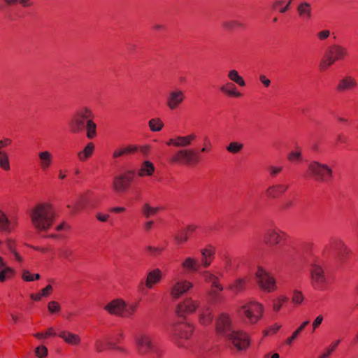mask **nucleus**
<instances>
[{
	"label": "nucleus",
	"mask_w": 358,
	"mask_h": 358,
	"mask_svg": "<svg viewBox=\"0 0 358 358\" xmlns=\"http://www.w3.org/2000/svg\"><path fill=\"white\" fill-rule=\"evenodd\" d=\"M334 247L338 260L341 263L344 262L347 256L350 254V250L341 241L334 243Z\"/></svg>",
	"instance_id": "obj_23"
},
{
	"label": "nucleus",
	"mask_w": 358,
	"mask_h": 358,
	"mask_svg": "<svg viewBox=\"0 0 358 358\" xmlns=\"http://www.w3.org/2000/svg\"><path fill=\"white\" fill-rule=\"evenodd\" d=\"M297 12L301 18L310 20L313 15L311 4L308 1H302L297 7Z\"/></svg>",
	"instance_id": "obj_25"
},
{
	"label": "nucleus",
	"mask_w": 358,
	"mask_h": 358,
	"mask_svg": "<svg viewBox=\"0 0 358 358\" xmlns=\"http://www.w3.org/2000/svg\"><path fill=\"white\" fill-rule=\"evenodd\" d=\"M155 171V166L150 161H145L140 166L138 175L140 177L150 176Z\"/></svg>",
	"instance_id": "obj_30"
},
{
	"label": "nucleus",
	"mask_w": 358,
	"mask_h": 358,
	"mask_svg": "<svg viewBox=\"0 0 358 358\" xmlns=\"http://www.w3.org/2000/svg\"><path fill=\"white\" fill-rule=\"evenodd\" d=\"M255 275L257 283L262 289L267 292H272L276 289L275 279L262 267H258Z\"/></svg>",
	"instance_id": "obj_9"
},
{
	"label": "nucleus",
	"mask_w": 358,
	"mask_h": 358,
	"mask_svg": "<svg viewBox=\"0 0 358 358\" xmlns=\"http://www.w3.org/2000/svg\"><path fill=\"white\" fill-rule=\"evenodd\" d=\"M35 354L39 358H45L48 355V349L44 345H40L36 348Z\"/></svg>",
	"instance_id": "obj_49"
},
{
	"label": "nucleus",
	"mask_w": 358,
	"mask_h": 358,
	"mask_svg": "<svg viewBox=\"0 0 358 358\" xmlns=\"http://www.w3.org/2000/svg\"><path fill=\"white\" fill-rule=\"evenodd\" d=\"M148 125L152 131H159L164 127V124L159 118L151 119L148 122Z\"/></svg>",
	"instance_id": "obj_40"
},
{
	"label": "nucleus",
	"mask_w": 358,
	"mask_h": 358,
	"mask_svg": "<svg viewBox=\"0 0 358 358\" xmlns=\"http://www.w3.org/2000/svg\"><path fill=\"white\" fill-rule=\"evenodd\" d=\"M245 285V280L244 279L239 278L236 280L229 285V289L237 294L243 290Z\"/></svg>",
	"instance_id": "obj_36"
},
{
	"label": "nucleus",
	"mask_w": 358,
	"mask_h": 358,
	"mask_svg": "<svg viewBox=\"0 0 358 358\" xmlns=\"http://www.w3.org/2000/svg\"><path fill=\"white\" fill-rule=\"evenodd\" d=\"M175 240L178 244H182L187 242L188 240L187 232L182 233L181 230L176 235Z\"/></svg>",
	"instance_id": "obj_48"
},
{
	"label": "nucleus",
	"mask_w": 358,
	"mask_h": 358,
	"mask_svg": "<svg viewBox=\"0 0 358 358\" xmlns=\"http://www.w3.org/2000/svg\"><path fill=\"white\" fill-rule=\"evenodd\" d=\"M228 78L237 85L241 87H244L245 85V82L243 80V78L239 75L238 72L235 70L232 69L230 70L228 73Z\"/></svg>",
	"instance_id": "obj_35"
},
{
	"label": "nucleus",
	"mask_w": 358,
	"mask_h": 358,
	"mask_svg": "<svg viewBox=\"0 0 358 358\" xmlns=\"http://www.w3.org/2000/svg\"><path fill=\"white\" fill-rule=\"evenodd\" d=\"M348 54L347 48L338 44L331 45L329 50V55L333 56L335 61L343 59Z\"/></svg>",
	"instance_id": "obj_24"
},
{
	"label": "nucleus",
	"mask_w": 358,
	"mask_h": 358,
	"mask_svg": "<svg viewBox=\"0 0 358 358\" xmlns=\"http://www.w3.org/2000/svg\"><path fill=\"white\" fill-rule=\"evenodd\" d=\"M268 170L270 172V175L271 176H275L282 170V168L281 166L277 167V166H271L268 168Z\"/></svg>",
	"instance_id": "obj_56"
},
{
	"label": "nucleus",
	"mask_w": 358,
	"mask_h": 358,
	"mask_svg": "<svg viewBox=\"0 0 358 358\" xmlns=\"http://www.w3.org/2000/svg\"><path fill=\"white\" fill-rule=\"evenodd\" d=\"M224 339L229 348L237 351L245 350L250 345L249 336L241 330H232Z\"/></svg>",
	"instance_id": "obj_7"
},
{
	"label": "nucleus",
	"mask_w": 358,
	"mask_h": 358,
	"mask_svg": "<svg viewBox=\"0 0 358 358\" xmlns=\"http://www.w3.org/2000/svg\"><path fill=\"white\" fill-rule=\"evenodd\" d=\"M33 227L38 231H47L52 225L55 211L48 203H40L34 206L30 212Z\"/></svg>",
	"instance_id": "obj_2"
},
{
	"label": "nucleus",
	"mask_w": 358,
	"mask_h": 358,
	"mask_svg": "<svg viewBox=\"0 0 358 358\" xmlns=\"http://www.w3.org/2000/svg\"><path fill=\"white\" fill-rule=\"evenodd\" d=\"M134 172L129 171L125 174H121L114 178L113 188L117 192H124L133 180Z\"/></svg>",
	"instance_id": "obj_13"
},
{
	"label": "nucleus",
	"mask_w": 358,
	"mask_h": 358,
	"mask_svg": "<svg viewBox=\"0 0 358 358\" xmlns=\"http://www.w3.org/2000/svg\"><path fill=\"white\" fill-rule=\"evenodd\" d=\"M281 231L277 228H269L268 229L264 235L265 242L270 245H275L280 241Z\"/></svg>",
	"instance_id": "obj_18"
},
{
	"label": "nucleus",
	"mask_w": 358,
	"mask_h": 358,
	"mask_svg": "<svg viewBox=\"0 0 358 358\" xmlns=\"http://www.w3.org/2000/svg\"><path fill=\"white\" fill-rule=\"evenodd\" d=\"M212 260H213V258H210L208 257H202L201 263L199 264L200 267L203 266L204 268H208L211 264Z\"/></svg>",
	"instance_id": "obj_55"
},
{
	"label": "nucleus",
	"mask_w": 358,
	"mask_h": 358,
	"mask_svg": "<svg viewBox=\"0 0 358 358\" xmlns=\"http://www.w3.org/2000/svg\"><path fill=\"white\" fill-rule=\"evenodd\" d=\"M222 27L228 30V31H233L236 29L240 28L243 29L245 28V24L241 22L239 20H225L222 22Z\"/></svg>",
	"instance_id": "obj_33"
},
{
	"label": "nucleus",
	"mask_w": 358,
	"mask_h": 358,
	"mask_svg": "<svg viewBox=\"0 0 358 358\" xmlns=\"http://www.w3.org/2000/svg\"><path fill=\"white\" fill-rule=\"evenodd\" d=\"M182 267L187 271L198 272L200 269V264L196 259L187 257L182 263Z\"/></svg>",
	"instance_id": "obj_29"
},
{
	"label": "nucleus",
	"mask_w": 358,
	"mask_h": 358,
	"mask_svg": "<svg viewBox=\"0 0 358 358\" xmlns=\"http://www.w3.org/2000/svg\"><path fill=\"white\" fill-rule=\"evenodd\" d=\"M198 308L199 320L203 325H207L213 321L212 312L210 308L203 305L199 306V303L192 300L190 298L186 299L182 303L178 305L177 312L178 315H183L184 314H189L194 313Z\"/></svg>",
	"instance_id": "obj_3"
},
{
	"label": "nucleus",
	"mask_w": 358,
	"mask_h": 358,
	"mask_svg": "<svg viewBox=\"0 0 358 358\" xmlns=\"http://www.w3.org/2000/svg\"><path fill=\"white\" fill-rule=\"evenodd\" d=\"M124 148L127 155L134 153L138 150V148L136 145H128L127 147Z\"/></svg>",
	"instance_id": "obj_64"
},
{
	"label": "nucleus",
	"mask_w": 358,
	"mask_h": 358,
	"mask_svg": "<svg viewBox=\"0 0 358 358\" xmlns=\"http://www.w3.org/2000/svg\"><path fill=\"white\" fill-rule=\"evenodd\" d=\"M311 284L314 289L320 291L325 289L327 278L322 265L314 264L310 269Z\"/></svg>",
	"instance_id": "obj_10"
},
{
	"label": "nucleus",
	"mask_w": 358,
	"mask_h": 358,
	"mask_svg": "<svg viewBox=\"0 0 358 358\" xmlns=\"http://www.w3.org/2000/svg\"><path fill=\"white\" fill-rule=\"evenodd\" d=\"M58 336L63 341L71 345H78L81 342L79 335L71 333L68 331H61L58 333Z\"/></svg>",
	"instance_id": "obj_22"
},
{
	"label": "nucleus",
	"mask_w": 358,
	"mask_h": 358,
	"mask_svg": "<svg viewBox=\"0 0 358 358\" xmlns=\"http://www.w3.org/2000/svg\"><path fill=\"white\" fill-rule=\"evenodd\" d=\"M94 145L92 143H87L85 148L78 153V159L82 162L86 161L88 158H90L92 156L94 152Z\"/></svg>",
	"instance_id": "obj_31"
},
{
	"label": "nucleus",
	"mask_w": 358,
	"mask_h": 358,
	"mask_svg": "<svg viewBox=\"0 0 358 358\" xmlns=\"http://www.w3.org/2000/svg\"><path fill=\"white\" fill-rule=\"evenodd\" d=\"M215 329L217 333L224 338L234 330L229 315L221 313L216 320Z\"/></svg>",
	"instance_id": "obj_11"
},
{
	"label": "nucleus",
	"mask_w": 358,
	"mask_h": 358,
	"mask_svg": "<svg viewBox=\"0 0 358 358\" xmlns=\"http://www.w3.org/2000/svg\"><path fill=\"white\" fill-rule=\"evenodd\" d=\"M22 278L24 280L30 282V281H33L34 280L40 279L41 276L38 273L31 275L29 271L24 270V271H23Z\"/></svg>",
	"instance_id": "obj_44"
},
{
	"label": "nucleus",
	"mask_w": 358,
	"mask_h": 358,
	"mask_svg": "<svg viewBox=\"0 0 358 358\" xmlns=\"http://www.w3.org/2000/svg\"><path fill=\"white\" fill-rule=\"evenodd\" d=\"M335 60L333 58V56H330L329 54L327 55L326 59L322 60L320 67L322 70H325L329 68L330 66L333 65L335 63Z\"/></svg>",
	"instance_id": "obj_43"
},
{
	"label": "nucleus",
	"mask_w": 358,
	"mask_h": 358,
	"mask_svg": "<svg viewBox=\"0 0 358 358\" xmlns=\"http://www.w3.org/2000/svg\"><path fill=\"white\" fill-rule=\"evenodd\" d=\"M159 208L158 207H152L148 203H145L142 207V213L145 217L148 218L151 215H155Z\"/></svg>",
	"instance_id": "obj_39"
},
{
	"label": "nucleus",
	"mask_w": 358,
	"mask_h": 358,
	"mask_svg": "<svg viewBox=\"0 0 358 358\" xmlns=\"http://www.w3.org/2000/svg\"><path fill=\"white\" fill-rule=\"evenodd\" d=\"M341 341L340 340H336L335 341H334L327 348V350L330 352L331 354L336 350V348L338 347V345H339Z\"/></svg>",
	"instance_id": "obj_60"
},
{
	"label": "nucleus",
	"mask_w": 358,
	"mask_h": 358,
	"mask_svg": "<svg viewBox=\"0 0 358 358\" xmlns=\"http://www.w3.org/2000/svg\"><path fill=\"white\" fill-rule=\"evenodd\" d=\"M0 167L4 171H9L10 169L8 154L0 150Z\"/></svg>",
	"instance_id": "obj_38"
},
{
	"label": "nucleus",
	"mask_w": 358,
	"mask_h": 358,
	"mask_svg": "<svg viewBox=\"0 0 358 358\" xmlns=\"http://www.w3.org/2000/svg\"><path fill=\"white\" fill-rule=\"evenodd\" d=\"M14 273L15 271L8 266L3 258L0 257V282L6 281V278H11Z\"/></svg>",
	"instance_id": "obj_26"
},
{
	"label": "nucleus",
	"mask_w": 358,
	"mask_h": 358,
	"mask_svg": "<svg viewBox=\"0 0 358 358\" xmlns=\"http://www.w3.org/2000/svg\"><path fill=\"white\" fill-rule=\"evenodd\" d=\"M17 219L13 216L8 217L4 212L0 210V231L10 233L17 225Z\"/></svg>",
	"instance_id": "obj_15"
},
{
	"label": "nucleus",
	"mask_w": 358,
	"mask_h": 358,
	"mask_svg": "<svg viewBox=\"0 0 358 358\" xmlns=\"http://www.w3.org/2000/svg\"><path fill=\"white\" fill-rule=\"evenodd\" d=\"M200 275L207 283H210L219 279L218 275L211 271H202L200 272Z\"/></svg>",
	"instance_id": "obj_37"
},
{
	"label": "nucleus",
	"mask_w": 358,
	"mask_h": 358,
	"mask_svg": "<svg viewBox=\"0 0 358 358\" xmlns=\"http://www.w3.org/2000/svg\"><path fill=\"white\" fill-rule=\"evenodd\" d=\"M264 310L262 303L251 301L240 307L239 313L245 316L249 323L255 324L262 317Z\"/></svg>",
	"instance_id": "obj_5"
},
{
	"label": "nucleus",
	"mask_w": 358,
	"mask_h": 358,
	"mask_svg": "<svg viewBox=\"0 0 358 358\" xmlns=\"http://www.w3.org/2000/svg\"><path fill=\"white\" fill-rule=\"evenodd\" d=\"M287 159L292 162H298L302 160L301 150L299 148H296V150L291 151L287 155Z\"/></svg>",
	"instance_id": "obj_41"
},
{
	"label": "nucleus",
	"mask_w": 358,
	"mask_h": 358,
	"mask_svg": "<svg viewBox=\"0 0 358 358\" xmlns=\"http://www.w3.org/2000/svg\"><path fill=\"white\" fill-rule=\"evenodd\" d=\"M4 2L8 5H13L19 3L24 7H27L31 5L30 0H3Z\"/></svg>",
	"instance_id": "obj_51"
},
{
	"label": "nucleus",
	"mask_w": 358,
	"mask_h": 358,
	"mask_svg": "<svg viewBox=\"0 0 358 358\" xmlns=\"http://www.w3.org/2000/svg\"><path fill=\"white\" fill-rule=\"evenodd\" d=\"M6 246H7L8 249L9 250V251L11 253L14 252L16 250L15 248V243L13 240L8 239L6 241Z\"/></svg>",
	"instance_id": "obj_63"
},
{
	"label": "nucleus",
	"mask_w": 358,
	"mask_h": 358,
	"mask_svg": "<svg viewBox=\"0 0 358 358\" xmlns=\"http://www.w3.org/2000/svg\"><path fill=\"white\" fill-rule=\"evenodd\" d=\"M212 289H217L218 291L223 290V286L220 283L219 279L216 281L210 282Z\"/></svg>",
	"instance_id": "obj_59"
},
{
	"label": "nucleus",
	"mask_w": 358,
	"mask_h": 358,
	"mask_svg": "<svg viewBox=\"0 0 358 358\" xmlns=\"http://www.w3.org/2000/svg\"><path fill=\"white\" fill-rule=\"evenodd\" d=\"M200 252H201L202 257H208L213 258V259L214 257L215 251H214V249L211 246H209L208 248H206L201 249Z\"/></svg>",
	"instance_id": "obj_52"
},
{
	"label": "nucleus",
	"mask_w": 358,
	"mask_h": 358,
	"mask_svg": "<svg viewBox=\"0 0 358 358\" xmlns=\"http://www.w3.org/2000/svg\"><path fill=\"white\" fill-rule=\"evenodd\" d=\"M136 308H137L136 304H131V305L127 306L125 303V308L124 310L122 317H127L131 316L136 311Z\"/></svg>",
	"instance_id": "obj_45"
},
{
	"label": "nucleus",
	"mask_w": 358,
	"mask_h": 358,
	"mask_svg": "<svg viewBox=\"0 0 358 358\" xmlns=\"http://www.w3.org/2000/svg\"><path fill=\"white\" fill-rule=\"evenodd\" d=\"M308 170L310 176L317 182H326L333 177V169L327 164L317 161H312L308 164Z\"/></svg>",
	"instance_id": "obj_6"
},
{
	"label": "nucleus",
	"mask_w": 358,
	"mask_h": 358,
	"mask_svg": "<svg viewBox=\"0 0 358 358\" xmlns=\"http://www.w3.org/2000/svg\"><path fill=\"white\" fill-rule=\"evenodd\" d=\"M179 155H182V157H183V164L187 165L196 164L199 162L198 153L193 150H179Z\"/></svg>",
	"instance_id": "obj_20"
},
{
	"label": "nucleus",
	"mask_w": 358,
	"mask_h": 358,
	"mask_svg": "<svg viewBox=\"0 0 358 358\" xmlns=\"http://www.w3.org/2000/svg\"><path fill=\"white\" fill-rule=\"evenodd\" d=\"M243 144L238 142H231L226 148L227 150L232 154H236L242 150Z\"/></svg>",
	"instance_id": "obj_42"
},
{
	"label": "nucleus",
	"mask_w": 358,
	"mask_h": 358,
	"mask_svg": "<svg viewBox=\"0 0 358 358\" xmlns=\"http://www.w3.org/2000/svg\"><path fill=\"white\" fill-rule=\"evenodd\" d=\"M322 321H323L322 315H318L313 322V329H317L322 324Z\"/></svg>",
	"instance_id": "obj_62"
},
{
	"label": "nucleus",
	"mask_w": 358,
	"mask_h": 358,
	"mask_svg": "<svg viewBox=\"0 0 358 358\" xmlns=\"http://www.w3.org/2000/svg\"><path fill=\"white\" fill-rule=\"evenodd\" d=\"M183 157H182V155H179V150L175 154V155L173 156V157L171 159V162L174 163H183Z\"/></svg>",
	"instance_id": "obj_58"
},
{
	"label": "nucleus",
	"mask_w": 358,
	"mask_h": 358,
	"mask_svg": "<svg viewBox=\"0 0 358 358\" xmlns=\"http://www.w3.org/2000/svg\"><path fill=\"white\" fill-rule=\"evenodd\" d=\"M163 278L162 271L159 268H155L150 271L147 275L145 287L152 289L153 286L159 283Z\"/></svg>",
	"instance_id": "obj_19"
},
{
	"label": "nucleus",
	"mask_w": 358,
	"mask_h": 358,
	"mask_svg": "<svg viewBox=\"0 0 358 358\" xmlns=\"http://www.w3.org/2000/svg\"><path fill=\"white\" fill-rule=\"evenodd\" d=\"M88 201V195L82 194L79 196L77 201H76L71 205L69 204L67 206L69 208H71L73 213H76L83 209L87 205Z\"/></svg>",
	"instance_id": "obj_28"
},
{
	"label": "nucleus",
	"mask_w": 358,
	"mask_h": 358,
	"mask_svg": "<svg viewBox=\"0 0 358 358\" xmlns=\"http://www.w3.org/2000/svg\"><path fill=\"white\" fill-rule=\"evenodd\" d=\"M146 250L150 252V255L157 256L160 255V253L163 250V248L159 247L148 246L146 248Z\"/></svg>",
	"instance_id": "obj_53"
},
{
	"label": "nucleus",
	"mask_w": 358,
	"mask_h": 358,
	"mask_svg": "<svg viewBox=\"0 0 358 358\" xmlns=\"http://www.w3.org/2000/svg\"><path fill=\"white\" fill-rule=\"evenodd\" d=\"M92 111L86 107L76 110L72 115L69 123L73 133H79L86 129V136L89 139L94 138L96 135V125L92 121Z\"/></svg>",
	"instance_id": "obj_1"
},
{
	"label": "nucleus",
	"mask_w": 358,
	"mask_h": 358,
	"mask_svg": "<svg viewBox=\"0 0 358 358\" xmlns=\"http://www.w3.org/2000/svg\"><path fill=\"white\" fill-rule=\"evenodd\" d=\"M193 286V283L187 280L175 278L171 282L168 292L171 298L176 300L185 294Z\"/></svg>",
	"instance_id": "obj_8"
},
{
	"label": "nucleus",
	"mask_w": 358,
	"mask_h": 358,
	"mask_svg": "<svg viewBox=\"0 0 358 358\" xmlns=\"http://www.w3.org/2000/svg\"><path fill=\"white\" fill-rule=\"evenodd\" d=\"M134 344L136 351L142 356L157 353L158 351L152 336L145 331H141L134 335Z\"/></svg>",
	"instance_id": "obj_4"
},
{
	"label": "nucleus",
	"mask_w": 358,
	"mask_h": 358,
	"mask_svg": "<svg viewBox=\"0 0 358 358\" xmlns=\"http://www.w3.org/2000/svg\"><path fill=\"white\" fill-rule=\"evenodd\" d=\"M59 255H61V257H64V259H66L69 261H71V257L73 254L72 250H71L69 248H64L59 249Z\"/></svg>",
	"instance_id": "obj_46"
},
{
	"label": "nucleus",
	"mask_w": 358,
	"mask_h": 358,
	"mask_svg": "<svg viewBox=\"0 0 358 358\" xmlns=\"http://www.w3.org/2000/svg\"><path fill=\"white\" fill-rule=\"evenodd\" d=\"M292 301L295 304H301L303 301V296L302 293L300 291L294 290L293 292Z\"/></svg>",
	"instance_id": "obj_47"
},
{
	"label": "nucleus",
	"mask_w": 358,
	"mask_h": 358,
	"mask_svg": "<svg viewBox=\"0 0 358 358\" xmlns=\"http://www.w3.org/2000/svg\"><path fill=\"white\" fill-rule=\"evenodd\" d=\"M185 92L179 89H174L169 92L166 97V106L170 110L177 109L184 101Z\"/></svg>",
	"instance_id": "obj_14"
},
{
	"label": "nucleus",
	"mask_w": 358,
	"mask_h": 358,
	"mask_svg": "<svg viewBox=\"0 0 358 358\" xmlns=\"http://www.w3.org/2000/svg\"><path fill=\"white\" fill-rule=\"evenodd\" d=\"M95 349L98 352H101L104 350V343L103 341L101 340H96L95 341Z\"/></svg>",
	"instance_id": "obj_57"
},
{
	"label": "nucleus",
	"mask_w": 358,
	"mask_h": 358,
	"mask_svg": "<svg viewBox=\"0 0 358 358\" xmlns=\"http://www.w3.org/2000/svg\"><path fill=\"white\" fill-rule=\"evenodd\" d=\"M220 90L230 96L240 97L241 94L236 91L235 85L231 83L220 87Z\"/></svg>",
	"instance_id": "obj_32"
},
{
	"label": "nucleus",
	"mask_w": 358,
	"mask_h": 358,
	"mask_svg": "<svg viewBox=\"0 0 358 358\" xmlns=\"http://www.w3.org/2000/svg\"><path fill=\"white\" fill-rule=\"evenodd\" d=\"M289 188L288 185L278 184L270 186L266 192L268 195L272 198H275L280 194H284Z\"/></svg>",
	"instance_id": "obj_27"
},
{
	"label": "nucleus",
	"mask_w": 358,
	"mask_h": 358,
	"mask_svg": "<svg viewBox=\"0 0 358 358\" xmlns=\"http://www.w3.org/2000/svg\"><path fill=\"white\" fill-rule=\"evenodd\" d=\"M38 164L42 171H47L53 163V156L50 151L44 150L38 153Z\"/></svg>",
	"instance_id": "obj_17"
},
{
	"label": "nucleus",
	"mask_w": 358,
	"mask_h": 358,
	"mask_svg": "<svg viewBox=\"0 0 358 358\" xmlns=\"http://www.w3.org/2000/svg\"><path fill=\"white\" fill-rule=\"evenodd\" d=\"M330 34H331L330 31L325 29V30L319 31L317 34V37L320 41H324L330 36Z\"/></svg>",
	"instance_id": "obj_54"
},
{
	"label": "nucleus",
	"mask_w": 358,
	"mask_h": 358,
	"mask_svg": "<svg viewBox=\"0 0 358 358\" xmlns=\"http://www.w3.org/2000/svg\"><path fill=\"white\" fill-rule=\"evenodd\" d=\"M194 331V327L187 322H180L173 327V332L174 339L180 347L184 345L180 343L178 339H188Z\"/></svg>",
	"instance_id": "obj_12"
},
{
	"label": "nucleus",
	"mask_w": 358,
	"mask_h": 358,
	"mask_svg": "<svg viewBox=\"0 0 358 358\" xmlns=\"http://www.w3.org/2000/svg\"><path fill=\"white\" fill-rule=\"evenodd\" d=\"M195 138L196 136L193 134L186 136H177V147H187Z\"/></svg>",
	"instance_id": "obj_34"
},
{
	"label": "nucleus",
	"mask_w": 358,
	"mask_h": 358,
	"mask_svg": "<svg viewBox=\"0 0 358 358\" xmlns=\"http://www.w3.org/2000/svg\"><path fill=\"white\" fill-rule=\"evenodd\" d=\"M48 308L51 313H57L59 312L61 310L60 305L57 301H55L49 302L48 305Z\"/></svg>",
	"instance_id": "obj_50"
},
{
	"label": "nucleus",
	"mask_w": 358,
	"mask_h": 358,
	"mask_svg": "<svg viewBox=\"0 0 358 358\" xmlns=\"http://www.w3.org/2000/svg\"><path fill=\"white\" fill-rule=\"evenodd\" d=\"M125 308V302L122 299H115L108 303L104 309L110 314L121 316L123 315V312Z\"/></svg>",
	"instance_id": "obj_16"
},
{
	"label": "nucleus",
	"mask_w": 358,
	"mask_h": 358,
	"mask_svg": "<svg viewBox=\"0 0 358 358\" xmlns=\"http://www.w3.org/2000/svg\"><path fill=\"white\" fill-rule=\"evenodd\" d=\"M218 290L217 289H212L210 292H209V296L210 298V299L212 300L213 302H216L217 301V299L218 298L219 296V293H218Z\"/></svg>",
	"instance_id": "obj_61"
},
{
	"label": "nucleus",
	"mask_w": 358,
	"mask_h": 358,
	"mask_svg": "<svg viewBox=\"0 0 358 358\" xmlns=\"http://www.w3.org/2000/svg\"><path fill=\"white\" fill-rule=\"evenodd\" d=\"M356 80L351 76H345L341 79L336 86V90L340 92L352 90L357 86Z\"/></svg>",
	"instance_id": "obj_21"
}]
</instances>
